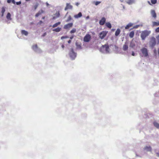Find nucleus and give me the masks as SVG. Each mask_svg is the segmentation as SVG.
<instances>
[{"instance_id":"1","label":"nucleus","mask_w":159,"mask_h":159,"mask_svg":"<svg viewBox=\"0 0 159 159\" xmlns=\"http://www.w3.org/2000/svg\"><path fill=\"white\" fill-rule=\"evenodd\" d=\"M100 51L103 53H109L110 49L109 48V46L107 44H105L104 45H103L100 48Z\"/></svg>"},{"instance_id":"2","label":"nucleus","mask_w":159,"mask_h":159,"mask_svg":"<svg viewBox=\"0 0 159 159\" xmlns=\"http://www.w3.org/2000/svg\"><path fill=\"white\" fill-rule=\"evenodd\" d=\"M140 53L139 55L141 57H146L148 56V50L147 48L143 47L140 49Z\"/></svg>"},{"instance_id":"3","label":"nucleus","mask_w":159,"mask_h":159,"mask_svg":"<svg viewBox=\"0 0 159 159\" xmlns=\"http://www.w3.org/2000/svg\"><path fill=\"white\" fill-rule=\"evenodd\" d=\"M69 55L70 59L72 60H74L76 57L77 53L74 51L73 48H71L70 50Z\"/></svg>"},{"instance_id":"4","label":"nucleus","mask_w":159,"mask_h":159,"mask_svg":"<svg viewBox=\"0 0 159 159\" xmlns=\"http://www.w3.org/2000/svg\"><path fill=\"white\" fill-rule=\"evenodd\" d=\"M151 33V31L149 30H144L142 32L141 34V37L142 39L145 40L146 38Z\"/></svg>"},{"instance_id":"5","label":"nucleus","mask_w":159,"mask_h":159,"mask_svg":"<svg viewBox=\"0 0 159 159\" xmlns=\"http://www.w3.org/2000/svg\"><path fill=\"white\" fill-rule=\"evenodd\" d=\"M156 39L154 37H152L149 43V45L150 47L152 48H153L156 45Z\"/></svg>"},{"instance_id":"6","label":"nucleus","mask_w":159,"mask_h":159,"mask_svg":"<svg viewBox=\"0 0 159 159\" xmlns=\"http://www.w3.org/2000/svg\"><path fill=\"white\" fill-rule=\"evenodd\" d=\"M32 48L34 51L37 53H40L42 52L41 50L38 48L37 44L33 45L32 47Z\"/></svg>"},{"instance_id":"7","label":"nucleus","mask_w":159,"mask_h":159,"mask_svg":"<svg viewBox=\"0 0 159 159\" xmlns=\"http://www.w3.org/2000/svg\"><path fill=\"white\" fill-rule=\"evenodd\" d=\"M107 32L106 31H102L100 33L99 35V37L101 39H103L106 35Z\"/></svg>"},{"instance_id":"8","label":"nucleus","mask_w":159,"mask_h":159,"mask_svg":"<svg viewBox=\"0 0 159 159\" xmlns=\"http://www.w3.org/2000/svg\"><path fill=\"white\" fill-rule=\"evenodd\" d=\"M91 38V36L90 34H87L84 37V41L85 42H89Z\"/></svg>"},{"instance_id":"9","label":"nucleus","mask_w":159,"mask_h":159,"mask_svg":"<svg viewBox=\"0 0 159 159\" xmlns=\"http://www.w3.org/2000/svg\"><path fill=\"white\" fill-rule=\"evenodd\" d=\"M73 8V6L72 5L70 4V3H66V6L65 8V10L66 11L67 9H72Z\"/></svg>"},{"instance_id":"10","label":"nucleus","mask_w":159,"mask_h":159,"mask_svg":"<svg viewBox=\"0 0 159 159\" xmlns=\"http://www.w3.org/2000/svg\"><path fill=\"white\" fill-rule=\"evenodd\" d=\"M73 25L72 23H69L64 25L63 28L64 29H67L72 27Z\"/></svg>"},{"instance_id":"11","label":"nucleus","mask_w":159,"mask_h":159,"mask_svg":"<svg viewBox=\"0 0 159 159\" xmlns=\"http://www.w3.org/2000/svg\"><path fill=\"white\" fill-rule=\"evenodd\" d=\"M129 5H131L135 2V0H125V1Z\"/></svg>"},{"instance_id":"12","label":"nucleus","mask_w":159,"mask_h":159,"mask_svg":"<svg viewBox=\"0 0 159 159\" xmlns=\"http://www.w3.org/2000/svg\"><path fill=\"white\" fill-rule=\"evenodd\" d=\"M106 22V18L104 17L102 18L99 21V24L101 25H103Z\"/></svg>"},{"instance_id":"13","label":"nucleus","mask_w":159,"mask_h":159,"mask_svg":"<svg viewBox=\"0 0 159 159\" xmlns=\"http://www.w3.org/2000/svg\"><path fill=\"white\" fill-rule=\"evenodd\" d=\"M151 14L152 16L155 18L157 17V15L155 10H152L151 11Z\"/></svg>"},{"instance_id":"14","label":"nucleus","mask_w":159,"mask_h":159,"mask_svg":"<svg viewBox=\"0 0 159 159\" xmlns=\"http://www.w3.org/2000/svg\"><path fill=\"white\" fill-rule=\"evenodd\" d=\"M128 48V43L127 42H125V44L123 45V49L124 51H127Z\"/></svg>"},{"instance_id":"15","label":"nucleus","mask_w":159,"mask_h":159,"mask_svg":"<svg viewBox=\"0 0 159 159\" xmlns=\"http://www.w3.org/2000/svg\"><path fill=\"white\" fill-rule=\"evenodd\" d=\"M135 46V42L133 40H132V41L130 43L129 47L130 48H134Z\"/></svg>"},{"instance_id":"16","label":"nucleus","mask_w":159,"mask_h":159,"mask_svg":"<svg viewBox=\"0 0 159 159\" xmlns=\"http://www.w3.org/2000/svg\"><path fill=\"white\" fill-rule=\"evenodd\" d=\"M75 45L76 47V49L78 50H80L82 49L81 44L78 43H76Z\"/></svg>"},{"instance_id":"17","label":"nucleus","mask_w":159,"mask_h":159,"mask_svg":"<svg viewBox=\"0 0 159 159\" xmlns=\"http://www.w3.org/2000/svg\"><path fill=\"white\" fill-rule=\"evenodd\" d=\"M144 149L147 152H151L152 150V148L150 146H146L144 148Z\"/></svg>"},{"instance_id":"18","label":"nucleus","mask_w":159,"mask_h":159,"mask_svg":"<svg viewBox=\"0 0 159 159\" xmlns=\"http://www.w3.org/2000/svg\"><path fill=\"white\" fill-rule=\"evenodd\" d=\"M133 25V24L131 23H129L126 25V26L125 27V29H128L130 27L132 26Z\"/></svg>"},{"instance_id":"19","label":"nucleus","mask_w":159,"mask_h":159,"mask_svg":"<svg viewBox=\"0 0 159 159\" xmlns=\"http://www.w3.org/2000/svg\"><path fill=\"white\" fill-rule=\"evenodd\" d=\"M82 16V14L81 12H79L78 14L75 15L74 16V17L76 18H78Z\"/></svg>"},{"instance_id":"20","label":"nucleus","mask_w":159,"mask_h":159,"mask_svg":"<svg viewBox=\"0 0 159 159\" xmlns=\"http://www.w3.org/2000/svg\"><path fill=\"white\" fill-rule=\"evenodd\" d=\"M61 27H58L57 28L54 29L52 30V31L57 32H59L61 30Z\"/></svg>"},{"instance_id":"21","label":"nucleus","mask_w":159,"mask_h":159,"mask_svg":"<svg viewBox=\"0 0 159 159\" xmlns=\"http://www.w3.org/2000/svg\"><path fill=\"white\" fill-rule=\"evenodd\" d=\"M5 8H6V7H2V10H1V13H2L1 16L2 17L4 15V13L5 11Z\"/></svg>"},{"instance_id":"22","label":"nucleus","mask_w":159,"mask_h":159,"mask_svg":"<svg viewBox=\"0 0 159 159\" xmlns=\"http://www.w3.org/2000/svg\"><path fill=\"white\" fill-rule=\"evenodd\" d=\"M120 30L119 29H117L115 33V35L116 36H118L119 34H120Z\"/></svg>"},{"instance_id":"23","label":"nucleus","mask_w":159,"mask_h":159,"mask_svg":"<svg viewBox=\"0 0 159 159\" xmlns=\"http://www.w3.org/2000/svg\"><path fill=\"white\" fill-rule=\"evenodd\" d=\"M21 33L22 34H24L26 36H27L28 34V32L24 30H22L21 31Z\"/></svg>"},{"instance_id":"24","label":"nucleus","mask_w":159,"mask_h":159,"mask_svg":"<svg viewBox=\"0 0 159 159\" xmlns=\"http://www.w3.org/2000/svg\"><path fill=\"white\" fill-rule=\"evenodd\" d=\"M55 15L56 16H53V19H55L57 18L58 17L60 16V13L59 12H57L55 14Z\"/></svg>"},{"instance_id":"25","label":"nucleus","mask_w":159,"mask_h":159,"mask_svg":"<svg viewBox=\"0 0 159 159\" xmlns=\"http://www.w3.org/2000/svg\"><path fill=\"white\" fill-rule=\"evenodd\" d=\"M61 24V22H58L57 23H55V24H54V25H53L52 26V27L53 28H55V27H57V26H58V25H60Z\"/></svg>"},{"instance_id":"26","label":"nucleus","mask_w":159,"mask_h":159,"mask_svg":"<svg viewBox=\"0 0 159 159\" xmlns=\"http://www.w3.org/2000/svg\"><path fill=\"white\" fill-rule=\"evenodd\" d=\"M106 26L109 29L111 28V25L110 22H107L106 23Z\"/></svg>"},{"instance_id":"27","label":"nucleus","mask_w":159,"mask_h":159,"mask_svg":"<svg viewBox=\"0 0 159 159\" xmlns=\"http://www.w3.org/2000/svg\"><path fill=\"white\" fill-rule=\"evenodd\" d=\"M11 15L10 13L9 12L7 14V16H6L8 20H11Z\"/></svg>"},{"instance_id":"28","label":"nucleus","mask_w":159,"mask_h":159,"mask_svg":"<svg viewBox=\"0 0 159 159\" xmlns=\"http://www.w3.org/2000/svg\"><path fill=\"white\" fill-rule=\"evenodd\" d=\"M154 126L157 128L159 129V124L156 122H154L153 123Z\"/></svg>"},{"instance_id":"29","label":"nucleus","mask_w":159,"mask_h":159,"mask_svg":"<svg viewBox=\"0 0 159 159\" xmlns=\"http://www.w3.org/2000/svg\"><path fill=\"white\" fill-rule=\"evenodd\" d=\"M134 35V31H131L129 34V36L130 38H133Z\"/></svg>"},{"instance_id":"30","label":"nucleus","mask_w":159,"mask_h":159,"mask_svg":"<svg viewBox=\"0 0 159 159\" xmlns=\"http://www.w3.org/2000/svg\"><path fill=\"white\" fill-rule=\"evenodd\" d=\"M101 3L100 1H94L93 2V4H94L95 5L97 6Z\"/></svg>"},{"instance_id":"31","label":"nucleus","mask_w":159,"mask_h":159,"mask_svg":"<svg viewBox=\"0 0 159 159\" xmlns=\"http://www.w3.org/2000/svg\"><path fill=\"white\" fill-rule=\"evenodd\" d=\"M153 26H158L159 25V21L158 22H153Z\"/></svg>"},{"instance_id":"32","label":"nucleus","mask_w":159,"mask_h":159,"mask_svg":"<svg viewBox=\"0 0 159 159\" xmlns=\"http://www.w3.org/2000/svg\"><path fill=\"white\" fill-rule=\"evenodd\" d=\"M157 0H151V3L153 4H156L157 2Z\"/></svg>"},{"instance_id":"33","label":"nucleus","mask_w":159,"mask_h":159,"mask_svg":"<svg viewBox=\"0 0 159 159\" xmlns=\"http://www.w3.org/2000/svg\"><path fill=\"white\" fill-rule=\"evenodd\" d=\"M76 30L75 28L72 29L70 31V33L71 34L75 33L76 32Z\"/></svg>"},{"instance_id":"34","label":"nucleus","mask_w":159,"mask_h":159,"mask_svg":"<svg viewBox=\"0 0 159 159\" xmlns=\"http://www.w3.org/2000/svg\"><path fill=\"white\" fill-rule=\"evenodd\" d=\"M39 6V4L38 3H36L35 5L34 6V10H35Z\"/></svg>"},{"instance_id":"35","label":"nucleus","mask_w":159,"mask_h":159,"mask_svg":"<svg viewBox=\"0 0 159 159\" xmlns=\"http://www.w3.org/2000/svg\"><path fill=\"white\" fill-rule=\"evenodd\" d=\"M71 17L70 16H69L68 17V18L66 20V22H69L70 20H71Z\"/></svg>"},{"instance_id":"36","label":"nucleus","mask_w":159,"mask_h":159,"mask_svg":"<svg viewBox=\"0 0 159 159\" xmlns=\"http://www.w3.org/2000/svg\"><path fill=\"white\" fill-rule=\"evenodd\" d=\"M69 37L67 36H62L61 37V39H66V38H68Z\"/></svg>"},{"instance_id":"37","label":"nucleus","mask_w":159,"mask_h":159,"mask_svg":"<svg viewBox=\"0 0 159 159\" xmlns=\"http://www.w3.org/2000/svg\"><path fill=\"white\" fill-rule=\"evenodd\" d=\"M140 26L139 25H137L133 27V29H137Z\"/></svg>"},{"instance_id":"38","label":"nucleus","mask_w":159,"mask_h":159,"mask_svg":"<svg viewBox=\"0 0 159 159\" xmlns=\"http://www.w3.org/2000/svg\"><path fill=\"white\" fill-rule=\"evenodd\" d=\"M43 11L42 10H40L38 12V13H39L40 15H41V14L43 13Z\"/></svg>"},{"instance_id":"39","label":"nucleus","mask_w":159,"mask_h":159,"mask_svg":"<svg viewBox=\"0 0 159 159\" xmlns=\"http://www.w3.org/2000/svg\"><path fill=\"white\" fill-rule=\"evenodd\" d=\"M21 2L20 1L18 2H16V3L17 5H20L21 4Z\"/></svg>"},{"instance_id":"40","label":"nucleus","mask_w":159,"mask_h":159,"mask_svg":"<svg viewBox=\"0 0 159 159\" xmlns=\"http://www.w3.org/2000/svg\"><path fill=\"white\" fill-rule=\"evenodd\" d=\"M155 31L157 33L159 32V27L156 29Z\"/></svg>"},{"instance_id":"41","label":"nucleus","mask_w":159,"mask_h":159,"mask_svg":"<svg viewBox=\"0 0 159 159\" xmlns=\"http://www.w3.org/2000/svg\"><path fill=\"white\" fill-rule=\"evenodd\" d=\"M40 15V14H39V13L38 12L37 14H36L35 15V17H38Z\"/></svg>"},{"instance_id":"42","label":"nucleus","mask_w":159,"mask_h":159,"mask_svg":"<svg viewBox=\"0 0 159 159\" xmlns=\"http://www.w3.org/2000/svg\"><path fill=\"white\" fill-rule=\"evenodd\" d=\"M43 23V22L41 21V20H40L39 21V22L38 23V24H39V25H41L42 23Z\"/></svg>"},{"instance_id":"43","label":"nucleus","mask_w":159,"mask_h":159,"mask_svg":"<svg viewBox=\"0 0 159 159\" xmlns=\"http://www.w3.org/2000/svg\"><path fill=\"white\" fill-rule=\"evenodd\" d=\"M47 34V33L46 32H45L43 33V34L42 35V36L43 37H44Z\"/></svg>"},{"instance_id":"44","label":"nucleus","mask_w":159,"mask_h":159,"mask_svg":"<svg viewBox=\"0 0 159 159\" xmlns=\"http://www.w3.org/2000/svg\"><path fill=\"white\" fill-rule=\"evenodd\" d=\"M12 0H7V2L8 3H10L11 2Z\"/></svg>"},{"instance_id":"45","label":"nucleus","mask_w":159,"mask_h":159,"mask_svg":"<svg viewBox=\"0 0 159 159\" xmlns=\"http://www.w3.org/2000/svg\"><path fill=\"white\" fill-rule=\"evenodd\" d=\"M11 2L13 3L14 4H15L16 3V2H15V0H12Z\"/></svg>"},{"instance_id":"46","label":"nucleus","mask_w":159,"mask_h":159,"mask_svg":"<svg viewBox=\"0 0 159 159\" xmlns=\"http://www.w3.org/2000/svg\"><path fill=\"white\" fill-rule=\"evenodd\" d=\"M132 56H135V53H134V52H132Z\"/></svg>"},{"instance_id":"47","label":"nucleus","mask_w":159,"mask_h":159,"mask_svg":"<svg viewBox=\"0 0 159 159\" xmlns=\"http://www.w3.org/2000/svg\"><path fill=\"white\" fill-rule=\"evenodd\" d=\"M79 4L80 3L79 2H76L75 3V5L77 6H78Z\"/></svg>"},{"instance_id":"48","label":"nucleus","mask_w":159,"mask_h":159,"mask_svg":"<svg viewBox=\"0 0 159 159\" xmlns=\"http://www.w3.org/2000/svg\"><path fill=\"white\" fill-rule=\"evenodd\" d=\"M73 37H74V36H71V37H70V39H72L73 38Z\"/></svg>"},{"instance_id":"49","label":"nucleus","mask_w":159,"mask_h":159,"mask_svg":"<svg viewBox=\"0 0 159 159\" xmlns=\"http://www.w3.org/2000/svg\"><path fill=\"white\" fill-rule=\"evenodd\" d=\"M154 53L155 54H157V50L156 49L154 50Z\"/></svg>"},{"instance_id":"50","label":"nucleus","mask_w":159,"mask_h":159,"mask_svg":"<svg viewBox=\"0 0 159 159\" xmlns=\"http://www.w3.org/2000/svg\"><path fill=\"white\" fill-rule=\"evenodd\" d=\"M46 5L47 7H48L49 6V4H48V2H46Z\"/></svg>"},{"instance_id":"51","label":"nucleus","mask_w":159,"mask_h":159,"mask_svg":"<svg viewBox=\"0 0 159 159\" xmlns=\"http://www.w3.org/2000/svg\"><path fill=\"white\" fill-rule=\"evenodd\" d=\"M156 154L157 155V156L158 157H159V152L156 153Z\"/></svg>"},{"instance_id":"52","label":"nucleus","mask_w":159,"mask_h":159,"mask_svg":"<svg viewBox=\"0 0 159 159\" xmlns=\"http://www.w3.org/2000/svg\"><path fill=\"white\" fill-rule=\"evenodd\" d=\"M148 3L150 5H152V4H151V3H150V1H148Z\"/></svg>"},{"instance_id":"53","label":"nucleus","mask_w":159,"mask_h":159,"mask_svg":"<svg viewBox=\"0 0 159 159\" xmlns=\"http://www.w3.org/2000/svg\"><path fill=\"white\" fill-rule=\"evenodd\" d=\"M71 42V40H69L68 41V43H70Z\"/></svg>"},{"instance_id":"54","label":"nucleus","mask_w":159,"mask_h":159,"mask_svg":"<svg viewBox=\"0 0 159 159\" xmlns=\"http://www.w3.org/2000/svg\"><path fill=\"white\" fill-rule=\"evenodd\" d=\"M123 6V10H124L125 9V7L124 5H123L122 4H121Z\"/></svg>"},{"instance_id":"55","label":"nucleus","mask_w":159,"mask_h":159,"mask_svg":"<svg viewBox=\"0 0 159 159\" xmlns=\"http://www.w3.org/2000/svg\"><path fill=\"white\" fill-rule=\"evenodd\" d=\"M89 18V16H88L86 17V19H88Z\"/></svg>"},{"instance_id":"56","label":"nucleus","mask_w":159,"mask_h":159,"mask_svg":"<svg viewBox=\"0 0 159 159\" xmlns=\"http://www.w3.org/2000/svg\"><path fill=\"white\" fill-rule=\"evenodd\" d=\"M61 47L63 48L64 47V46L63 45H61Z\"/></svg>"},{"instance_id":"57","label":"nucleus","mask_w":159,"mask_h":159,"mask_svg":"<svg viewBox=\"0 0 159 159\" xmlns=\"http://www.w3.org/2000/svg\"><path fill=\"white\" fill-rule=\"evenodd\" d=\"M121 2H123L124 0H119Z\"/></svg>"},{"instance_id":"58","label":"nucleus","mask_w":159,"mask_h":159,"mask_svg":"<svg viewBox=\"0 0 159 159\" xmlns=\"http://www.w3.org/2000/svg\"><path fill=\"white\" fill-rule=\"evenodd\" d=\"M158 54L159 55V48H158Z\"/></svg>"},{"instance_id":"59","label":"nucleus","mask_w":159,"mask_h":159,"mask_svg":"<svg viewBox=\"0 0 159 159\" xmlns=\"http://www.w3.org/2000/svg\"><path fill=\"white\" fill-rule=\"evenodd\" d=\"M45 18V17L44 16H43L42 17V19H44Z\"/></svg>"},{"instance_id":"60","label":"nucleus","mask_w":159,"mask_h":159,"mask_svg":"<svg viewBox=\"0 0 159 159\" xmlns=\"http://www.w3.org/2000/svg\"><path fill=\"white\" fill-rule=\"evenodd\" d=\"M157 39H159V35L157 37Z\"/></svg>"},{"instance_id":"61","label":"nucleus","mask_w":159,"mask_h":159,"mask_svg":"<svg viewBox=\"0 0 159 159\" xmlns=\"http://www.w3.org/2000/svg\"><path fill=\"white\" fill-rule=\"evenodd\" d=\"M30 0H25L26 1H30Z\"/></svg>"}]
</instances>
